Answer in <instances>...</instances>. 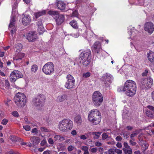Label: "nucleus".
Instances as JSON below:
<instances>
[{
	"mask_svg": "<svg viewBox=\"0 0 154 154\" xmlns=\"http://www.w3.org/2000/svg\"><path fill=\"white\" fill-rule=\"evenodd\" d=\"M115 152L117 154H122V150H120L117 148H115Z\"/></svg>",
	"mask_w": 154,
	"mask_h": 154,
	"instance_id": "79ce46f5",
	"label": "nucleus"
},
{
	"mask_svg": "<svg viewBox=\"0 0 154 154\" xmlns=\"http://www.w3.org/2000/svg\"><path fill=\"white\" fill-rule=\"evenodd\" d=\"M22 22L24 25L26 26L29 24L31 22V18L29 15L26 14L22 18Z\"/></svg>",
	"mask_w": 154,
	"mask_h": 154,
	"instance_id": "4468645a",
	"label": "nucleus"
},
{
	"mask_svg": "<svg viewBox=\"0 0 154 154\" xmlns=\"http://www.w3.org/2000/svg\"><path fill=\"white\" fill-rule=\"evenodd\" d=\"M40 130L43 132H48L50 131L49 130L45 127H41L40 128Z\"/></svg>",
	"mask_w": 154,
	"mask_h": 154,
	"instance_id": "e433bc0d",
	"label": "nucleus"
},
{
	"mask_svg": "<svg viewBox=\"0 0 154 154\" xmlns=\"http://www.w3.org/2000/svg\"><path fill=\"white\" fill-rule=\"evenodd\" d=\"M46 14L45 11V10H42L41 11H40L37 12H35L34 13L33 18L34 19L35 18L37 19L39 17L42 16Z\"/></svg>",
	"mask_w": 154,
	"mask_h": 154,
	"instance_id": "4be33fe9",
	"label": "nucleus"
},
{
	"mask_svg": "<svg viewBox=\"0 0 154 154\" xmlns=\"http://www.w3.org/2000/svg\"><path fill=\"white\" fill-rule=\"evenodd\" d=\"M148 72V71L147 69L145 70L144 72L142 73V76H146L147 75Z\"/></svg>",
	"mask_w": 154,
	"mask_h": 154,
	"instance_id": "13d9d810",
	"label": "nucleus"
},
{
	"mask_svg": "<svg viewBox=\"0 0 154 154\" xmlns=\"http://www.w3.org/2000/svg\"><path fill=\"white\" fill-rule=\"evenodd\" d=\"M77 133L76 131L75 130H73L71 132V134L73 136L76 135L77 134Z\"/></svg>",
	"mask_w": 154,
	"mask_h": 154,
	"instance_id": "864d4df0",
	"label": "nucleus"
},
{
	"mask_svg": "<svg viewBox=\"0 0 154 154\" xmlns=\"http://www.w3.org/2000/svg\"><path fill=\"white\" fill-rule=\"evenodd\" d=\"M57 6L59 9L64 10H65L66 4L61 1H59L57 3Z\"/></svg>",
	"mask_w": 154,
	"mask_h": 154,
	"instance_id": "aec40b11",
	"label": "nucleus"
},
{
	"mask_svg": "<svg viewBox=\"0 0 154 154\" xmlns=\"http://www.w3.org/2000/svg\"><path fill=\"white\" fill-rule=\"evenodd\" d=\"M144 28L146 31L151 34L154 31V25L151 22H148L145 24Z\"/></svg>",
	"mask_w": 154,
	"mask_h": 154,
	"instance_id": "f8f14e48",
	"label": "nucleus"
},
{
	"mask_svg": "<svg viewBox=\"0 0 154 154\" xmlns=\"http://www.w3.org/2000/svg\"><path fill=\"white\" fill-rule=\"evenodd\" d=\"M45 99V96L43 94H40L37 98L32 100V104L37 109H40L44 105Z\"/></svg>",
	"mask_w": 154,
	"mask_h": 154,
	"instance_id": "6e6552de",
	"label": "nucleus"
},
{
	"mask_svg": "<svg viewBox=\"0 0 154 154\" xmlns=\"http://www.w3.org/2000/svg\"><path fill=\"white\" fill-rule=\"evenodd\" d=\"M48 142L50 144H53L54 143L53 140L51 138H49L48 139Z\"/></svg>",
	"mask_w": 154,
	"mask_h": 154,
	"instance_id": "603ef678",
	"label": "nucleus"
},
{
	"mask_svg": "<svg viewBox=\"0 0 154 154\" xmlns=\"http://www.w3.org/2000/svg\"><path fill=\"white\" fill-rule=\"evenodd\" d=\"M128 149H126L125 148H123L122 150L124 151L125 154L128 153V154H131L132 153V150L131 148H128Z\"/></svg>",
	"mask_w": 154,
	"mask_h": 154,
	"instance_id": "473e14b6",
	"label": "nucleus"
},
{
	"mask_svg": "<svg viewBox=\"0 0 154 154\" xmlns=\"http://www.w3.org/2000/svg\"><path fill=\"white\" fill-rule=\"evenodd\" d=\"M73 125V122L71 120L63 119L59 122L58 128L61 131L66 132L72 128Z\"/></svg>",
	"mask_w": 154,
	"mask_h": 154,
	"instance_id": "7ed1b4c3",
	"label": "nucleus"
},
{
	"mask_svg": "<svg viewBox=\"0 0 154 154\" xmlns=\"http://www.w3.org/2000/svg\"><path fill=\"white\" fill-rule=\"evenodd\" d=\"M65 19L64 16L62 14H58L55 19L56 23L57 25H60Z\"/></svg>",
	"mask_w": 154,
	"mask_h": 154,
	"instance_id": "dca6fc26",
	"label": "nucleus"
},
{
	"mask_svg": "<svg viewBox=\"0 0 154 154\" xmlns=\"http://www.w3.org/2000/svg\"><path fill=\"white\" fill-rule=\"evenodd\" d=\"M95 145L97 147H100L102 146V143L99 141H96L95 143Z\"/></svg>",
	"mask_w": 154,
	"mask_h": 154,
	"instance_id": "09e8293b",
	"label": "nucleus"
},
{
	"mask_svg": "<svg viewBox=\"0 0 154 154\" xmlns=\"http://www.w3.org/2000/svg\"><path fill=\"white\" fill-rule=\"evenodd\" d=\"M16 11L17 10L15 8H13L10 23L9 26V29L11 31V35L13 37L16 31V27L15 26V18L17 14Z\"/></svg>",
	"mask_w": 154,
	"mask_h": 154,
	"instance_id": "423d86ee",
	"label": "nucleus"
},
{
	"mask_svg": "<svg viewBox=\"0 0 154 154\" xmlns=\"http://www.w3.org/2000/svg\"><path fill=\"white\" fill-rule=\"evenodd\" d=\"M22 77V74L18 70H14L11 74L10 79L11 81L14 82L17 79L21 78Z\"/></svg>",
	"mask_w": 154,
	"mask_h": 154,
	"instance_id": "9b49d317",
	"label": "nucleus"
},
{
	"mask_svg": "<svg viewBox=\"0 0 154 154\" xmlns=\"http://www.w3.org/2000/svg\"><path fill=\"white\" fill-rule=\"evenodd\" d=\"M72 140L71 139H66L65 141V143H72Z\"/></svg>",
	"mask_w": 154,
	"mask_h": 154,
	"instance_id": "5fc2aeb1",
	"label": "nucleus"
},
{
	"mask_svg": "<svg viewBox=\"0 0 154 154\" xmlns=\"http://www.w3.org/2000/svg\"><path fill=\"white\" fill-rule=\"evenodd\" d=\"M38 69V67L36 64H34L31 66V71L32 72L35 73Z\"/></svg>",
	"mask_w": 154,
	"mask_h": 154,
	"instance_id": "c756f323",
	"label": "nucleus"
},
{
	"mask_svg": "<svg viewBox=\"0 0 154 154\" xmlns=\"http://www.w3.org/2000/svg\"><path fill=\"white\" fill-rule=\"evenodd\" d=\"M74 148V147L73 146L70 145L67 148V149L69 152H71L72 151Z\"/></svg>",
	"mask_w": 154,
	"mask_h": 154,
	"instance_id": "a18cd8bd",
	"label": "nucleus"
},
{
	"mask_svg": "<svg viewBox=\"0 0 154 154\" xmlns=\"http://www.w3.org/2000/svg\"><path fill=\"white\" fill-rule=\"evenodd\" d=\"M101 49V45L99 42H96L92 48V49L95 52L98 53Z\"/></svg>",
	"mask_w": 154,
	"mask_h": 154,
	"instance_id": "2eb2a0df",
	"label": "nucleus"
},
{
	"mask_svg": "<svg viewBox=\"0 0 154 154\" xmlns=\"http://www.w3.org/2000/svg\"><path fill=\"white\" fill-rule=\"evenodd\" d=\"M101 132H93L92 134L93 135L94 139H98L100 137Z\"/></svg>",
	"mask_w": 154,
	"mask_h": 154,
	"instance_id": "c85d7f7f",
	"label": "nucleus"
},
{
	"mask_svg": "<svg viewBox=\"0 0 154 154\" xmlns=\"http://www.w3.org/2000/svg\"><path fill=\"white\" fill-rule=\"evenodd\" d=\"M12 115L16 117H17L18 116V112L16 111H14L12 112Z\"/></svg>",
	"mask_w": 154,
	"mask_h": 154,
	"instance_id": "6e6d98bb",
	"label": "nucleus"
},
{
	"mask_svg": "<svg viewBox=\"0 0 154 154\" xmlns=\"http://www.w3.org/2000/svg\"><path fill=\"white\" fill-rule=\"evenodd\" d=\"M148 134L150 136H152L154 134V130H151L149 131Z\"/></svg>",
	"mask_w": 154,
	"mask_h": 154,
	"instance_id": "0e129e2a",
	"label": "nucleus"
},
{
	"mask_svg": "<svg viewBox=\"0 0 154 154\" xmlns=\"http://www.w3.org/2000/svg\"><path fill=\"white\" fill-rule=\"evenodd\" d=\"M115 152V149H110L108 151V154H114Z\"/></svg>",
	"mask_w": 154,
	"mask_h": 154,
	"instance_id": "c03bdc74",
	"label": "nucleus"
},
{
	"mask_svg": "<svg viewBox=\"0 0 154 154\" xmlns=\"http://www.w3.org/2000/svg\"><path fill=\"white\" fill-rule=\"evenodd\" d=\"M22 45L21 44H17L15 46V48L16 50V51H20L22 49Z\"/></svg>",
	"mask_w": 154,
	"mask_h": 154,
	"instance_id": "72a5a7b5",
	"label": "nucleus"
},
{
	"mask_svg": "<svg viewBox=\"0 0 154 154\" xmlns=\"http://www.w3.org/2000/svg\"><path fill=\"white\" fill-rule=\"evenodd\" d=\"M48 13L49 15L52 16L55 15H57L58 14V11H48Z\"/></svg>",
	"mask_w": 154,
	"mask_h": 154,
	"instance_id": "f704fd0d",
	"label": "nucleus"
},
{
	"mask_svg": "<svg viewBox=\"0 0 154 154\" xmlns=\"http://www.w3.org/2000/svg\"><path fill=\"white\" fill-rule=\"evenodd\" d=\"M146 115L148 117L150 118H152L154 116L153 114L150 111L147 110L146 112Z\"/></svg>",
	"mask_w": 154,
	"mask_h": 154,
	"instance_id": "c9c22d12",
	"label": "nucleus"
},
{
	"mask_svg": "<svg viewBox=\"0 0 154 154\" xmlns=\"http://www.w3.org/2000/svg\"><path fill=\"white\" fill-rule=\"evenodd\" d=\"M97 151V148H93L90 149V151L92 153L96 152Z\"/></svg>",
	"mask_w": 154,
	"mask_h": 154,
	"instance_id": "49530a36",
	"label": "nucleus"
},
{
	"mask_svg": "<svg viewBox=\"0 0 154 154\" xmlns=\"http://www.w3.org/2000/svg\"><path fill=\"white\" fill-rule=\"evenodd\" d=\"M147 78L144 79H142L141 81V86L142 88L143 89H146L147 88V86H146L145 85H146V84L147 83Z\"/></svg>",
	"mask_w": 154,
	"mask_h": 154,
	"instance_id": "bb28decb",
	"label": "nucleus"
},
{
	"mask_svg": "<svg viewBox=\"0 0 154 154\" xmlns=\"http://www.w3.org/2000/svg\"><path fill=\"white\" fill-rule=\"evenodd\" d=\"M103 78L106 82H111L113 79V77L110 74L106 73L103 76Z\"/></svg>",
	"mask_w": 154,
	"mask_h": 154,
	"instance_id": "6ab92c4d",
	"label": "nucleus"
},
{
	"mask_svg": "<svg viewBox=\"0 0 154 154\" xmlns=\"http://www.w3.org/2000/svg\"><path fill=\"white\" fill-rule=\"evenodd\" d=\"M78 14V12L77 11H73L72 14V15L71 16V17H76L77 16Z\"/></svg>",
	"mask_w": 154,
	"mask_h": 154,
	"instance_id": "de8ad7c7",
	"label": "nucleus"
},
{
	"mask_svg": "<svg viewBox=\"0 0 154 154\" xmlns=\"http://www.w3.org/2000/svg\"><path fill=\"white\" fill-rule=\"evenodd\" d=\"M135 132H136V133H134L132 134L131 135L130 137L131 138H132V139H133L132 138L134 137H135L137 135V134L138 133H137V131H136Z\"/></svg>",
	"mask_w": 154,
	"mask_h": 154,
	"instance_id": "8fccbe9b",
	"label": "nucleus"
},
{
	"mask_svg": "<svg viewBox=\"0 0 154 154\" xmlns=\"http://www.w3.org/2000/svg\"><path fill=\"white\" fill-rule=\"evenodd\" d=\"M147 83L146 86H147L146 89L150 88L153 84V80L152 78L149 77H147Z\"/></svg>",
	"mask_w": 154,
	"mask_h": 154,
	"instance_id": "b1692460",
	"label": "nucleus"
},
{
	"mask_svg": "<svg viewBox=\"0 0 154 154\" xmlns=\"http://www.w3.org/2000/svg\"><path fill=\"white\" fill-rule=\"evenodd\" d=\"M54 138V140L56 141H58L59 142H62L65 140L64 137L60 135H56Z\"/></svg>",
	"mask_w": 154,
	"mask_h": 154,
	"instance_id": "393cba45",
	"label": "nucleus"
},
{
	"mask_svg": "<svg viewBox=\"0 0 154 154\" xmlns=\"http://www.w3.org/2000/svg\"><path fill=\"white\" fill-rule=\"evenodd\" d=\"M23 128L26 131H29L31 129L30 126L28 125L23 126Z\"/></svg>",
	"mask_w": 154,
	"mask_h": 154,
	"instance_id": "37998d69",
	"label": "nucleus"
},
{
	"mask_svg": "<svg viewBox=\"0 0 154 154\" xmlns=\"http://www.w3.org/2000/svg\"><path fill=\"white\" fill-rule=\"evenodd\" d=\"M42 70L45 74L50 75L54 72V65L52 62H48L44 65Z\"/></svg>",
	"mask_w": 154,
	"mask_h": 154,
	"instance_id": "1a4fd4ad",
	"label": "nucleus"
},
{
	"mask_svg": "<svg viewBox=\"0 0 154 154\" xmlns=\"http://www.w3.org/2000/svg\"><path fill=\"white\" fill-rule=\"evenodd\" d=\"M109 134L108 133L104 132L102 135V139L103 140H104L109 138L110 137L108 135V134Z\"/></svg>",
	"mask_w": 154,
	"mask_h": 154,
	"instance_id": "2f4dec72",
	"label": "nucleus"
},
{
	"mask_svg": "<svg viewBox=\"0 0 154 154\" xmlns=\"http://www.w3.org/2000/svg\"><path fill=\"white\" fill-rule=\"evenodd\" d=\"M91 75V73L89 72H84L83 74V76L85 78H87L89 77Z\"/></svg>",
	"mask_w": 154,
	"mask_h": 154,
	"instance_id": "4c0bfd02",
	"label": "nucleus"
},
{
	"mask_svg": "<svg viewBox=\"0 0 154 154\" xmlns=\"http://www.w3.org/2000/svg\"><path fill=\"white\" fill-rule=\"evenodd\" d=\"M32 132L33 133H35L37 134L38 133V131L36 128H34L32 129Z\"/></svg>",
	"mask_w": 154,
	"mask_h": 154,
	"instance_id": "69168bd1",
	"label": "nucleus"
},
{
	"mask_svg": "<svg viewBox=\"0 0 154 154\" xmlns=\"http://www.w3.org/2000/svg\"><path fill=\"white\" fill-rule=\"evenodd\" d=\"M37 38V35L34 31L30 32L27 35V39L30 42L35 41Z\"/></svg>",
	"mask_w": 154,
	"mask_h": 154,
	"instance_id": "ddd939ff",
	"label": "nucleus"
},
{
	"mask_svg": "<svg viewBox=\"0 0 154 154\" xmlns=\"http://www.w3.org/2000/svg\"><path fill=\"white\" fill-rule=\"evenodd\" d=\"M31 142L34 145L38 144L40 142V139L36 137H32L30 138Z\"/></svg>",
	"mask_w": 154,
	"mask_h": 154,
	"instance_id": "412c9836",
	"label": "nucleus"
},
{
	"mask_svg": "<svg viewBox=\"0 0 154 154\" xmlns=\"http://www.w3.org/2000/svg\"><path fill=\"white\" fill-rule=\"evenodd\" d=\"M124 145L125 147L127 149L129 148H130V146L128 145L127 142H124Z\"/></svg>",
	"mask_w": 154,
	"mask_h": 154,
	"instance_id": "052dcab7",
	"label": "nucleus"
},
{
	"mask_svg": "<svg viewBox=\"0 0 154 154\" xmlns=\"http://www.w3.org/2000/svg\"><path fill=\"white\" fill-rule=\"evenodd\" d=\"M67 95L65 94L60 95L58 96L56 98V101L57 102H61L67 99Z\"/></svg>",
	"mask_w": 154,
	"mask_h": 154,
	"instance_id": "a211bd4d",
	"label": "nucleus"
},
{
	"mask_svg": "<svg viewBox=\"0 0 154 154\" xmlns=\"http://www.w3.org/2000/svg\"><path fill=\"white\" fill-rule=\"evenodd\" d=\"M100 112L97 109H93L89 112L88 116V120L94 125L99 124L101 119Z\"/></svg>",
	"mask_w": 154,
	"mask_h": 154,
	"instance_id": "f03ea898",
	"label": "nucleus"
},
{
	"mask_svg": "<svg viewBox=\"0 0 154 154\" xmlns=\"http://www.w3.org/2000/svg\"><path fill=\"white\" fill-rule=\"evenodd\" d=\"M91 52L89 49L82 52L80 55V63L83 66H87L90 62Z\"/></svg>",
	"mask_w": 154,
	"mask_h": 154,
	"instance_id": "20e7f679",
	"label": "nucleus"
},
{
	"mask_svg": "<svg viewBox=\"0 0 154 154\" xmlns=\"http://www.w3.org/2000/svg\"><path fill=\"white\" fill-rule=\"evenodd\" d=\"M116 139L117 141H121L122 140V138L120 136H118L116 137Z\"/></svg>",
	"mask_w": 154,
	"mask_h": 154,
	"instance_id": "e2e57ef3",
	"label": "nucleus"
},
{
	"mask_svg": "<svg viewBox=\"0 0 154 154\" xmlns=\"http://www.w3.org/2000/svg\"><path fill=\"white\" fill-rule=\"evenodd\" d=\"M14 100L15 104L19 107H23L26 103V97L23 93L18 92L14 97Z\"/></svg>",
	"mask_w": 154,
	"mask_h": 154,
	"instance_id": "39448f33",
	"label": "nucleus"
},
{
	"mask_svg": "<svg viewBox=\"0 0 154 154\" xmlns=\"http://www.w3.org/2000/svg\"><path fill=\"white\" fill-rule=\"evenodd\" d=\"M148 58L149 60L151 62L154 63V53L150 52L148 54Z\"/></svg>",
	"mask_w": 154,
	"mask_h": 154,
	"instance_id": "a878e982",
	"label": "nucleus"
},
{
	"mask_svg": "<svg viewBox=\"0 0 154 154\" xmlns=\"http://www.w3.org/2000/svg\"><path fill=\"white\" fill-rule=\"evenodd\" d=\"M151 97L153 101H154V91L151 93Z\"/></svg>",
	"mask_w": 154,
	"mask_h": 154,
	"instance_id": "774afa93",
	"label": "nucleus"
},
{
	"mask_svg": "<svg viewBox=\"0 0 154 154\" xmlns=\"http://www.w3.org/2000/svg\"><path fill=\"white\" fill-rule=\"evenodd\" d=\"M25 54L23 53H19L15 57H13L14 60H21L24 56Z\"/></svg>",
	"mask_w": 154,
	"mask_h": 154,
	"instance_id": "5701e85b",
	"label": "nucleus"
},
{
	"mask_svg": "<svg viewBox=\"0 0 154 154\" xmlns=\"http://www.w3.org/2000/svg\"><path fill=\"white\" fill-rule=\"evenodd\" d=\"M70 25L74 28H77L78 26L76 21L74 20H72L69 23Z\"/></svg>",
	"mask_w": 154,
	"mask_h": 154,
	"instance_id": "cd10ccee",
	"label": "nucleus"
},
{
	"mask_svg": "<svg viewBox=\"0 0 154 154\" xmlns=\"http://www.w3.org/2000/svg\"><path fill=\"white\" fill-rule=\"evenodd\" d=\"M74 122L77 125H80L82 122L81 115L79 114L76 115L74 117Z\"/></svg>",
	"mask_w": 154,
	"mask_h": 154,
	"instance_id": "f3484780",
	"label": "nucleus"
},
{
	"mask_svg": "<svg viewBox=\"0 0 154 154\" xmlns=\"http://www.w3.org/2000/svg\"><path fill=\"white\" fill-rule=\"evenodd\" d=\"M81 149L84 151L86 152L88 151V147L86 146H82Z\"/></svg>",
	"mask_w": 154,
	"mask_h": 154,
	"instance_id": "ea45409f",
	"label": "nucleus"
},
{
	"mask_svg": "<svg viewBox=\"0 0 154 154\" xmlns=\"http://www.w3.org/2000/svg\"><path fill=\"white\" fill-rule=\"evenodd\" d=\"M66 81L64 85L65 87L69 89L74 88L75 85V80L73 77L70 74L68 75L66 77Z\"/></svg>",
	"mask_w": 154,
	"mask_h": 154,
	"instance_id": "9d476101",
	"label": "nucleus"
},
{
	"mask_svg": "<svg viewBox=\"0 0 154 154\" xmlns=\"http://www.w3.org/2000/svg\"><path fill=\"white\" fill-rule=\"evenodd\" d=\"M122 88L125 94L129 97H132L136 93V84L135 82L132 80H127L125 83L124 87Z\"/></svg>",
	"mask_w": 154,
	"mask_h": 154,
	"instance_id": "f257e3e1",
	"label": "nucleus"
},
{
	"mask_svg": "<svg viewBox=\"0 0 154 154\" xmlns=\"http://www.w3.org/2000/svg\"><path fill=\"white\" fill-rule=\"evenodd\" d=\"M100 154H103V148L102 147H99L98 148Z\"/></svg>",
	"mask_w": 154,
	"mask_h": 154,
	"instance_id": "338daca9",
	"label": "nucleus"
},
{
	"mask_svg": "<svg viewBox=\"0 0 154 154\" xmlns=\"http://www.w3.org/2000/svg\"><path fill=\"white\" fill-rule=\"evenodd\" d=\"M8 120L5 119H3L1 123L2 124L5 125L8 122Z\"/></svg>",
	"mask_w": 154,
	"mask_h": 154,
	"instance_id": "a19ab883",
	"label": "nucleus"
},
{
	"mask_svg": "<svg viewBox=\"0 0 154 154\" xmlns=\"http://www.w3.org/2000/svg\"><path fill=\"white\" fill-rule=\"evenodd\" d=\"M116 145V146L119 148H121L122 147V144L120 143H117Z\"/></svg>",
	"mask_w": 154,
	"mask_h": 154,
	"instance_id": "680f3d73",
	"label": "nucleus"
},
{
	"mask_svg": "<svg viewBox=\"0 0 154 154\" xmlns=\"http://www.w3.org/2000/svg\"><path fill=\"white\" fill-rule=\"evenodd\" d=\"M47 143V141L45 140H43L41 143V145L42 146H44Z\"/></svg>",
	"mask_w": 154,
	"mask_h": 154,
	"instance_id": "4d7b16f0",
	"label": "nucleus"
},
{
	"mask_svg": "<svg viewBox=\"0 0 154 154\" xmlns=\"http://www.w3.org/2000/svg\"><path fill=\"white\" fill-rule=\"evenodd\" d=\"M134 140L133 139L130 140H129V143L132 146H134L136 145L137 144V143L136 142H134Z\"/></svg>",
	"mask_w": 154,
	"mask_h": 154,
	"instance_id": "58836bf2",
	"label": "nucleus"
},
{
	"mask_svg": "<svg viewBox=\"0 0 154 154\" xmlns=\"http://www.w3.org/2000/svg\"><path fill=\"white\" fill-rule=\"evenodd\" d=\"M147 108L154 112V107L153 106H152L149 105L147 106Z\"/></svg>",
	"mask_w": 154,
	"mask_h": 154,
	"instance_id": "bf43d9fd",
	"label": "nucleus"
},
{
	"mask_svg": "<svg viewBox=\"0 0 154 154\" xmlns=\"http://www.w3.org/2000/svg\"><path fill=\"white\" fill-rule=\"evenodd\" d=\"M92 101L95 106H100L103 101V97L102 94L99 91L94 92L92 95Z\"/></svg>",
	"mask_w": 154,
	"mask_h": 154,
	"instance_id": "0eeeda50",
	"label": "nucleus"
},
{
	"mask_svg": "<svg viewBox=\"0 0 154 154\" xmlns=\"http://www.w3.org/2000/svg\"><path fill=\"white\" fill-rule=\"evenodd\" d=\"M38 32L40 34H42L45 31V29L42 25L38 27Z\"/></svg>",
	"mask_w": 154,
	"mask_h": 154,
	"instance_id": "7c9ffc66",
	"label": "nucleus"
},
{
	"mask_svg": "<svg viewBox=\"0 0 154 154\" xmlns=\"http://www.w3.org/2000/svg\"><path fill=\"white\" fill-rule=\"evenodd\" d=\"M80 139H81L85 140L87 138V137L85 135H82L80 137Z\"/></svg>",
	"mask_w": 154,
	"mask_h": 154,
	"instance_id": "3c124183",
	"label": "nucleus"
}]
</instances>
